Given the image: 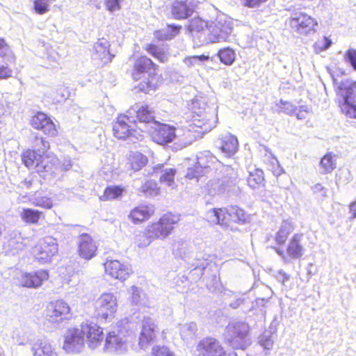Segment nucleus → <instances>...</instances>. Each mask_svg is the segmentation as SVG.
I'll list each match as a JSON object with an SVG mask.
<instances>
[{
	"mask_svg": "<svg viewBox=\"0 0 356 356\" xmlns=\"http://www.w3.org/2000/svg\"><path fill=\"white\" fill-rule=\"evenodd\" d=\"M356 83L351 80L342 81L338 88L339 89L343 102L341 106V111L349 118H356V97L354 89Z\"/></svg>",
	"mask_w": 356,
	"mask_h": 356,
	"instance_id": "nucleus-10",
	"label": "nucleus"
},
{
	"mask_svg": "<svg viewBox=\"0 0 356 356\" xmlns=\"http://www.w3.org/2000/svg\"><path fill=\"white\" fill-rule=\"evenodd\" d=\"M58 252L57 241L52 236H46L34 248L35 258L42 264L49 262Z\"/></svg>",
	"mask_w": 356,
	"mask_h": 356,
	"instance_id": "nucleus-15",
	"label": "nucleus"
},
{
	"mask_svg": "<svg viewBox=\"0 0 356 356\" xmlns=\"http://www.w3.org/2000/svg\"><path fill=\"white\" fill-rule=\"evenodd\" d=\"M106 273L115 279L125 280L132 272L129 265L122 264L118 260H109L104 264Z\"/></svg>",
	"mask_w": 356,
	"mask_h": 356,
	"instance_id": "nucleus-24",
	"label": "nucleus"
},
{
	"mask_svg": "<svg viewBox=\"0 0 356 356\" xmlns=\"http://www.w3.org/2000/svg\"><path fill=\"white\" fill-rule=\"evenodd\" d=\"M259 343L265 350L272 349L274 341L270 332H265L259 338Z\"/></svg>",
	"mask_w": 356,
	"mask_h": 356,
	"instance_id": "nucleus-50",
	"label": "nucleus"
},
{
	"mask_svg": "<svg viewBox=\"0 0 356 356\" xmlns=\"http://www.w3.org/2000/svg\"><path fill=\"white\" fill-rule=\"evenodd\" d=\"M218 56L222 63L230 65L235 60L236 54L232 49L227 47L219 50Z\"/></svg>",
	"mask_w": 356,
	"mask_h": 356,
	"instance_id": "nucleus-40",
	"label": "nucleus"
},
{
	"mask_svg": "<svg viewBox=\"0 0 356 356\" xmlns=\"http://www.w3.org/2000/svg\"><path fill=\"white\" fill-rule=\"evenodd\" d=\"M154 239V238H152L150 234L148 233L146 229V232H140L137 234L136 243L138 247L145 248L149 245Z\"/></svg>",
	"mask_w": 356,
	"mask_h": 356,
	"instance_id": "nucleus-51",
	"label": "nucleus"
},
{
	"mask_svg": "<svg viewBox=\"0 0 356 356\" xmlns=\"http://www.w3.org/2000/svg\"><path fill=\"white\" fill-rule=\"evenodd\" d=\"M70 312V308L68 304L62 300H58L49 305L46 316L49 321L58 323L67 319Z\"/></svg>",
	"mask_w": 356,
	"mask_h": 356,
	"instance_id": "nucleus-20",
	"label": "nucleus"
},
{
	"mask_svg": "<svg viewBox=\"0 0 356 356\" xmlns=\"http://www.w3.org/2000/svg\"><path fill=\"white\" fill-rule=\"evenodd\" d=\"M131 301L135 305H138L140 299V291L138 287L132 286L131 288Z\"/></svg>",
	"mask_w": 356,
	"mask_h": 356,
	"instance_id": "nucleus-60",
	"label": "nucleus"
},
{
	"mask_svg": "<svg viewBox=\"0 0 356 356\" xmlns=\"http://www.w3.org/2000/svg\"><path fill=\"white\" fill-rule=\"evenodd\" d=\"M291 29L300 35L315 32L318 26L316 19L303 12H293L289 22Z\"/></svg>",
	"mask_w": 356,
	"mask_h": 356,
	"instance_id": "nucleus-13",
	"label": "nucleus"
},
{
	"mask_svg": "<svg viewBox=\"0 0 356 356\" xmlns=\"http://www.w3.org/2000/svg\"><path fill=\"white\" fill-rule=\"evenodd\" d=\"M28 241V238H22L19 235L11 238L8 243L9 248L13 251V254H16L19 251L22 250L27 245Z\"/></svg>",
	"mask_w": 356,
	"mask_h": 356,
	"instance_id": "nucleus-38",
	"label": "nucleus"
},
{
	"mask_svg": "<svg viewBox=\"0 0 356 356\" xmlns=\"http://www.w3.org/2000/svg\"><path fill=\"white\" fill-rule=\"evenodd\" d=\"M152 170V173L155 175L160 174L159 180L161 183L165 184L168 186H173L176 174L175 168H166L164 164H158L154 166Z\"/></svg>",
	"mask_w": 356,
	"mask_h": 356,
	"instance_id": "nucleus-31",
	"label": "nucleus"
},
{
	"mask_svg": "<svg viewBox=\"0 0 356 356\" xmlns=\"http://www.w3.org/2000/svg\"><path fill=\"white\" fill-rule=\"evenodd\" d=\"M264 181V172L260 169H256L254 172H250L248 178V185L252 188H257Z\"/></svg>",
	"mask_w": 356,
	"mask_h": 356,
	"instance_id": "nucleus-41",
	"label": "nucleus"
},
{
	"mask_svg": "<svg viewBox=\"0 0 356 356\" xmlns=\"http://www.w3.org/2000/svg\"><path fill=\"white\" fill-rule=\"evenodd\" d=\"M97 247L88 234H81L78 238V252L81 257L90 260L95 256Z\"/></svg>",
	"mask_w": 356,
	"mask_h": 356,
	"instance_id": "nucleus-25",
	"label": "nucleus"
},
{
	"mask_svg": "<svg viewBox=\"0 0 356 356\" xmlns=\"http://www.w3.org/2000/svg\"><path fill=\"white\" fill-rule=\"evenodd\" d=\"M221 164L220 161L210 152L203 151L197 155V163L193 168H188L186 178L200 179L213 170H217Z\"/></svg>",
	"mask_w": 356,
	"mask_h": 356,
	"instance_id": "nucleus-8",
	"label": "nucleus"
},
{
	"mask_svg": "<svg viewBox=\"0 0 356 356\" xmlns=\"http://www.w3.org/2000/svg\"><path fill=\"white\" fill-rule=\"evenodd\" d=\"M221 180H225V187L226 188V191H229L231 187L234 186L236 183V179L235 177H224Z\"/></svg>",
	"mask_w": 356,
	"mask_h": 356,
	"instance_id": "nucleus-62",
	"label": "nucleus"
},
{
	"mask_svg": "<svg viewBox=\"0 0 356 356\" xmlns=\"http://www.w3.org/2000/svg\"><path fill=\"white\" fill-rule=\"evenodd\" d=\"M292 222L288 220H283L278 232L275 234V241L279 245H283L286 242L289 235L293 230Z\"/></svg>",
	"mask_w": 356,
	"mask_h": 356,
	"instance_id": "nucleus-33",
	"label": "nucleus"
},
{
	"mask_svg": "<svg viewBox=\"0 0 356 356\" xmlns=\"http://www.w3.org/2000/svg\"><path fill=\"white\" fill-rule=\"evenodd\" d=\"M189 28L199 45L229 40L233 27L230 21L218 19L206 22L197 17L191 20Z\"/></svg>",
	"mask_w": 356,
	"mask_h": 356,
	"instance_id": "nucleus-1",
	"label": "nucleus"
},
{
	"mask_svg": "<svg viewBox=\"0 0 356 356\" xmlns=\"http://www.w3.org/2000/svg\"><path fill=\"white\" fill-rule=\"evenodd\" d=\"M127 348V338L119 326L108 334L104 348L105 351L120 355L124 353Z\"/></svg>",
	"mask_w": 356,
	"mask_h": 356,
	"instance_id": "nucleus-17",
	"label": "nucleus"
},
{
	"mask_svg": "<svg viewBox=\"0 0 356 356\" xmlns=\"http://www.w3.org/2000/svg\"><path fill=\"white\" fill-rule=\"evenodd\" d=\"M225 182V180H210L207 184L209 193L212 195L225 193L226 191Z\"/></svg>",
	"mask_w": 356,
	"mask_h": 356,
	"instance_id": "nucleus-47",
	"label": "nucleus"
},
{
	"mask_svg": "<svg viewBox=\"0 0 356 356\" xmlns=\"http://www.w3.org/2000/svg\"><path fill=\"white\" fill-rule=\"evenodd\" d=\"M140 191L146 196L154 197L159 194V189L155 181L149 180L141 186Z\"/></svg>",
	"mask_w": 356,
	"mask_h": 356,
	"instance_id": "nucleus-44",
	"label": "nucleus"
},
{
	"mask_svg": "<svg viewBox=\"0 0 356 356\" xmlns=\"http://www.w3.org/2000/svg\"><path fill=\"white\" fill-rule=\"evenodd\" d=\"M109 47L110 44L105 38L99 39L94 44L95 58L99 59L104 65L110 63L115 56V55L111 54Z\"/></svg>",
	"mask_w": 356,
	"mask_h": 356,
	"instance_id": "nucleus-28",
	"label": "nucleus"
},
{
	"mask_svg": "<svg viewBox=\"0 0 356 356\" xmlns=\"http://www.w3.org/2000/svg\"><path fill=\"white\" fill-rule=\"evenodd\" d=\"M266 1H267V0H245L244 5L249 8H256Z\"/></svg>",
	"mask_w": 356,
	"mask_h": 356,
	"instance_id": "nucleus-61",
	"label": "nucleus"
},
{
	"mask_svg": "<svg viewBox=\"0 0 356 356\" xmlns=\"http://www.w3.org/2000/svg\"><path fill=\"white\" fill-rule=\"evenodd\" d=\"M31 124L34 129L41 130L50 136H54L57 134L56 125L53 121L42 112H38L32 117Z\"/></svg>",
	"mask_w": 356,
	"mask_h": 356,
	"instance_id": "nucleus-23",
	"label": "nucleus"
},
{
	"mask_svg": "<svg viewBox=\"0 0 356 356\" xmlns=\"http://www.w3.org/2000/svg\"><path fill=\"white\" fill-rule=\"evenodd\" d=\"M319 165L321 174L332 172L337 167L336 156L332 153L326 154L321 159Z\"/></svg>",
	"mask_w": 356,
	"mask_h": 356,
	"instance_id": "nucleus-34",
	"label": "nucleus"
},
{
	"mask_svg": "<svg viewBox=\"0 0 356 356\" xmlns=\"http://www.w3.org/2000/svg\"><path fill=\"white\" fill-rule=\"evenodd\" d=\"M197 330L196 323L191 322L183 325L180 328V334L183 339H189L192 338Z\"/></svg>",
	"mask_w": 356,
	"mask_h": 356,
	"instance_id": "nucleus-46",
	"label": "nucleus"
},
{
	"mask_svg": "<svg viewBox=\"0 0 356 356\" xmlns=\"http://www.w3.org/2000/svg\"><path fill=\"white\" fill-rule=\"evenodd\" d=\"M33 147L34 149L32 151H35L37 154H46L47 153V150L49 149V143L42 137L35 136V138L33 141Z\"/></svg>",
	"mask_w": 356,
	"mask_h": 356,
	"instance_id": "nucleus-49",
	"label": "nucleus"
},
{
	"mask_svg": "<svg viewBox=\"0 0 356 356\" xmlns=\"http://www.w3.org/2000/svg\"><path fill=\"white\" fill-rule=\"evenodd\" d=\"M277 107V111L278 113H284L289 115H292L298 111V107L292 103L280 99L276 103Z\"/></svg>",
	"mask_w": 356,
	"mask_h": 356,
	"instance_id": "nucleus-42",
	"label": "nucleus"
},
{
	"mask_svg": "<svg viewBox=\"0 0 356 356\" xmlns=\"http://www.w3.org/2000/svg\"><path fill=\"white\" fill-rule=\"evenodd\" d=\"M84 336L88 347L93 350L97 348L104 339L102 327L95 323H86L81 325V328L68 330L65 334L63 349L69 353H80L84 348Z\"/></svg>",
	"mask_w": 356,
	"mask_h": 356,
	"instance_id": "nucleus-2",
	"label": "nucleus"
},
{
	"mask_svg": "<svg viewBox=\"0 0 356 356\" xmlns=\"http://www.w3.org/2000/svg\"><path fill=\"white\" fill-rule=\"evenodd\" d=\"M202 356H222L226 353L221 343L214 338H206L198 344Z\"/></svg>",
	"mask_w": 356,
	"mask_h": 356,
	"instance_id": "nucleus-26",
	"label": "nucleus"
},
{
	"mask_svg": "<svg viewBox=\"0 0 356 356\" xmlns=\"http://www.w3.org/2000/svg\"><path fill=\"white\" fill-rule=\"evenodd\" d=\"M179 220V216L171 213H165L158 222L152 223L147 227V232L153 238L164 239L171 234L174 225Z\"/></svg>",
	"mask_w": 356,
	"mask_h": 356,
	"instance_id": "nucleus-11",
	"label": "nucleus"
},
{
	"mask_svg": "<svg viewBox=\"0 0 356 356\" xmlns=\"http://www.w3.org/2000/svg\"><path fill=\"white\" fill-rule=\"evenodd\" d=\"M120 0H104V4L106 8L111 12L115 11L120 8Z\"/></svg>",
	"mask_w": 356,
	"mask_h": 356,
	"instance_id": "nucleus-57",
	"label": "nucleus"
},
{
	"mask_svg": "<svg viewBox=\"0 0 356 356\" xmlns=\"http://www.w3.org/2000/svg\"><path fill=\"white\" fill-rule=\"evenodd\" d=\"M197 0H175L170 8L172 17L181 20L190 17L195 11Z\"/></svg>",
	"mask_w": 356,
	"mask_h": 356,
	"instance_id": "nucleus-19",
	"label": "nucleus"
},
{
	"mask_svg": "<svg viewBox=\"0 0 356 356\" xmlns=\"http://www.w3.org/2000/svg\"><path fill=\"white\" fill-rule=\"evenodd\" d=\"M216 146L227 157H231L235 154L238 147L237 138L230 134H226L216 142Z\"/></svg>",
	"mask_w": 356,
	"mask_h": 356,
	"instance_id": "nucleus-27",
	"label": "nucleus"
},
{
	"mask_svg": "<svg viewBox=\"0 0 356 356\" xmlns=\"http://www.w3.org/2000/svg\"><path fill=\"white\" fill-rule=\"evenodd\" d=\"M41 212L32 209H23L20 216L23 221L26 223H37L40 218Z\"/></svg>",
	"mask_w": 356,
	"mask_h": 356,
	"instance_id": "nucleus-39",
	"label": "nucleus"
},
{
	"mask_svg": "<svg viewBox=\"0 0 356 356\" xmlns=\"http://www.w3.org/2000/svg\"><path fill=\"white\" fill-rule=\"evenodd\" d=\"M132 76L135 81L142 79L135 88L145 93L154 91L160 81V76L156 73V65L147 56H141L135 61Z\"/></svg>",
	"mask_w": 356,
	"mask_h": 356,
	"instance_id": "nucleus-4",
	"label": "nucleus"
},
{
	"mask_svg": "<svg viewBox=\"0 0 356 356\" xmlns=\"http://www.w3.org/2000/svg\"><path fill=\"white\" fill-rule=\"evenodd\" d=\"M344 58L346 61L350 63L353 68L356 70V50L348 49L345 54Z\"/></svg>",
	"mask_w": 356,
	"mask_h": 356,
	"instance_id": "nucleus-54",
	"label": "nucleus"
},
{
	"mask_svg": "<svg viewBox=\"0 0 356 356\" xmlns=\"http://www.w3.org/2000/svg\"><path fill=\"white\" fill-rule=\"evenodd\" d=\"M192 249L193 247L191 243L186 240L179 239L173 244L175 254L193 267L191 273H197L198 276H202L208 263L206 259L200 258L197 256L191 263L189 260L192 257L191 255L192 254Z\"/></svg>",
	"mask_w": 356,
	"mask_h": 356,
	"instance_id": "nucleus-9",
	"label": "nucleus"
},
{
	"mask_svg": "<svg viewBox=\"0 0 356 356\" xmlns=\"http://www.w3.org/2000/svg\"><path fill=\"white\" fill-rule=\"evenodd\" d=\"M127 113L135 117L136 120L142 124V132H147V129L149 128L155 120L154 111L147 105H138L136 104L134 107L129 109Z\"/></svg>",
	"mask_w": 356,
	"mask_h": 356,
	"instance_id": "nucleus-18",
	"label": "nucleus"
},
{
	"mask_svg": "<svg viewBox=\"0 0 356 356\" xmlns=\"http://www.w3.org/2000/svg\"><path fill=\"white\" fill-rule=\"evenodd\" d=\"M181 28V26L179 25H168L166 29H164L160 31V37L162 40H170L179 33Z\"/></svg>",
	"mask_w": 356,
	"mask_h": 356,
	"instance_id": "nucleus-45",
	"label": "nucleus"
},
{
	"mask_svg": "<svg viewBox=\"0 0 356 356\" xmlns=\"http://www.w3.org/2000/svg\"><path fill=\"white\" fill-rule=\"evenodd\" d=\"M156 328L157 325L152 318L149 316L143 318L138 343L142 349L147 348L154 341Z\"/></svg>",
	"mask_w": 356,
	"mask_h": 356,
	"instance_id": "nucleus-22",
	"label": "nucleus"
},
{
	"mask_svg": "<svg viewBox=\"0 0 356 356\" xmlns=\"http://www.w3.org/2000/svg\"><path fill=\"white\" fill-rule=\"evenodd\" d=\"M129 161L131 168L137 172L146 165L147 158L141 153L135 152L130 156Z\"/></svg>",
	"mask_w": 356,
	"mask_h": 356,
	"instance_id": "nucleus-37",
	"label": "nucleus"
},
{
	"mask_svg": "<svg viewBox=\"0 0 356 356\" xmlns=\"http://www.w3.org/2000/svg\"><path fill=\"white\" fill-rule=\"evenodd\" d=\"M244 298H238L234 301L229 303V307L232 309H237L244 302Z\"/></svg>",
	"mask_w": 356,
	"mask_h": 356,
	"instance_id": "nucleus-63",
	"label": "nucleus"
},
{
	"mask_svg": "<svg viewBox=\"0 0 356 356\" xmlns=\"http://www.w3.org/2000/svg\"><path fill=\"white\" fill-rule=\"evenodd\" d=\"M31 203L36 206L44 209L51 208L52 200L47 197L42 191H37L30 197Z\"/></svg>",
	"mask_w": 356,
	"mask_h": 356,
	"instance_id": "nucleus-35",
	"label": "nucleus"
},
{
	"mask_svg": "<svg viewBox=\"0 0 356 356\" xmlns=\"http://www.w3.org/2000/svg\"><path fill=\"white\" fill-rule=\"evenodd\" d=\"M302 235L295 234L289 241L286 248V254L289 258L298 259L303 255V246L301 244Z\"/></svg>",
	"mask_w": 356,
	"mask_h": 356,
	"instance_id": "nucleus-30",
	"label": "nucleus"
},
{
	"mask_svg": "<svg viewBox=\"0 0 356 356\" xmlns=\"http://www.w3.org/2000/svg\"><path fill=\"white\" fill-rule=\"evenodd\" d=\"M225 341L233 349H247L252 343L249 324L243 321L229 323L225 331Z\"/></svg>",
	"mask_w": 356,
	"mask_h": 356,
	"instance_id": "nucleus-5",
	"label": "nucleus"
},
{
	"mask_svg": "<svg viewBox=\"0 0 356 356\" xmlns=\"http://www.w3.org/2000/svg\"><path fill=\"white\" fill-rule=\"evenodd\" d=\"M192 117V124L201 129V131L208 132L216 127L218 122L216 109L207 106L198 111H195Z\"/></svg>",
	"mask_w": 356,
	"mask_h": 356,
	"instance_id": "nucleus-14",
	"label": "nucleus"
},
{
	"mask_svg": "<svg viewBox=\"0 0 356 356\" xmlns=\"http://www.w3.org/2000/svg\"><path fill=\"white\" fill-rule=\"evenodd\" d=\"M10 51L9 46L6 44L3 38H0V56L5 57L9 54Z\"/></svg>",
	"mask_w": 356,
	"mask_h": 356,
	"instance_id": "nucleus-59",
	"label": "nucleus"
},
{
	"mask_svg": "<svg viewBox=\"0 0 356 356\" xmlns=\"http://www.w3.org/2000/svg\"><path fill=\"white\" fill-rule=\"evenodd\" d=\"M56 0H34L33 8L38 15H43L49 10V4Z\"/></svg>",
	"mask_w": 356,
	"mask_h": 356,
	"instance_id": "nucleus-48",
	"label": "nucleus"
},
{
	"mask_svg": "<svg viewBox=\"0 0 356 356\" xmlns=\"http://www.w3.org/2000/svg\"><path fill=\"white\" fill-rule=\"evenodd\" d=\"M154 212L153 205H140L132 209L128 217L134 224H138L148 219Z\"/></svg>",
	"mask_w": 356,
	"mask_h": 356,
	"instance_id": "nucleus-29",
	"label": "nucleus"
},
{
	"mask_svg": "<svg viewBox=\"0 0 356 356\" xmlns=\"http://www.w3.org/2000/svg\"><path fill=\"white\" fill-rule=\"evenodd\" d=\"M57 167V177H58L61 172L67 171L71 169L72 167V161L70 158H64L61 164L58 162Z\"/></svg>",
	"mask_w": 356,
	"mask_h": 356,
	"instance_id": "nucleus-55",
	"label": "nucleus"
},
{
	"mask_svg": "<svg viewBox=\"0 0 356 356\" xmlns=\"http://www.w3.org/2000/svg\"><path fill=\"white\" fill-rule=\"evenodd\" d=\"M152 356H175L170 349L165 346H156L152 348Z\"/></svg>",
	"mask_w": 356,
	"mask_h": 356,
	"instance_id": "nucleus-53",
	"label": "nucleus"
},
{
	"mask_svg": "<svg viewBox=\"0 0 356 356\" xmlns=\"http://www.w3.org/2000/svg\"><path fill=\"white\" fill-rule=\"evenodd\" d=\"M31 349L34 356H58L54 349L46 340H38Z\"/></svg>",
	"mask_w": 356,
	"mask_h": 356,
	"instance_id": "nucleus-32",
	"label": "nucleus"
},
{
	"mask_svg": "<svg viewBox=\"0 0 356 356\" xmlns=\"http://www.w3.org/2000/svg\"><path fill=\"white\" fill-rule=\"evenodd\" d=\"M136 123L135 117L129 113L120 115L113 127L115 136L119 139H128L134 143L142 140V128H139V130L134 129Z\"/></svg>",
	"mask_w": 356,
	"mask_h": 356,
	"instance_id": "nucleus-7",
	"label": "nucleus"
},
{
	"mask_svg": "<svg viewBox=\"0 0 356 356\" xmlns=\"http://www.w3.org/2000/svg\"><path fill=\"white\" fill-rule=\"evenodd\" d=\"M206 218L211 223L227 227L229 220L241 225L245 224L249 216L238 207L230 206L227 208L213 209L208 211Z\"/></svg>",
	"mask_w": 356,
	"mask_h": 356,
	"instance_id": "nucleus-6",
	"label": "nucleus"
},
{
	"mask_svg": "<svg viewBox=\"0 0 356 356\" xmlns=\"http://www.w3.org/2000/svg\"><path fill=\"white\" fill-rule=\"evenodd\" d=\"M118 308L117 298L111 293H103L95 302L96 317L102 321L111 319Z\"/></svg>",
	"mask_w": 356,
	"mask_h": 356,
	"instance_id": "nucleus-12",
	"label": "nucleus"
},
{
	"mask_svg": "<svg viewBox=\"0 0 356 356\" xmlns=\"http://www.w3.org/2000/svg\"><path fill=\"white\" fill-rule=\"evenodd\" d=\"M49 278L46 270L40 269L30 273H24L18 278L19 284L22 287L38 288Z\"/></svg>",
	"mask_w": 356,
	"mask_h": 356,
	"instance_id": "nucleus-21",
	"label": "nucleus"
},
{
	"mask_svg": "<svg viewBox=\"0 0 356 356\" xmlns=\"http://www.w3.org/2000/svg\"><path fill=\"white\" fill-rule=\"evenodd\" d=\"M13 71L7 64L0 65V79H8L12 77Z\"/></svg>",
	"mask_w": 356,
	"mask_h": 356,
	"instance_id": "nucleus-56",
	"label": "nucleus"
},
{
	"mask_svg": "<svg viewBox=\"0 0 356 356\" xmlns=\"http://www.w3.org/2000/svg\"><path fill=\"white\" fill-rule=\"evenodd\" d=\"M147 133L153 141L160 145L171 143L176 137L174 127L160 123L159 121L153 122L152 125L147 129Z\"/></svg>",
	"mask_w": 356,
	"mask_h": 356,
	"instance_id": "nucleus-16",
	"label": "nucleus"
},
{
	"mask_svg": "<svg viewBox=\"0 0 356 356\" xmlns=\"http://www.w3.org/2000/svg\"><path fill=\"white\" fill-rule=\"evenodd\" d=\"M209 60V56L205 55L193 56L186 58L184 60V63L188 67H194L196 65H200V63Z\"/></svg>",
	"mask_w": 356,
	"mask_h": 356,
	"instance_id": "nucleus-52",
	"label": "nucleus"
},
{
	"mask_svg": "<svg viewBox=\"0 0 356 356\" xmlns=\"http://www.w3.org/2000/svg\"><path fill=\"white\" fill-rule=\"evenodd\" d=\"M23 163L29 169H35L40 177L51 180L57 177L58 159L52 154H41L28 149L22 155Z\"/></svg>",
	"mask_w": 356,
	"mask_h": 356,
	"instance_id": "nucleus-3",
	"label": "nucleus"
},
{
	"mask_svg": "<svg viewBox=\"0 0 356 356\" xmlns=\"http://www.w3.org/2000/svg\"><path fill=\"white\" fill-rule=\"evenodd\" d=\"M146 49L149 54L156 58L161 63L167 61L168 54L163 48L155 44H149Z\"/></svg>",
	"mask_w": 356,
	"mask_h": 356,
	"instance_id": "nucleus-43",
	"label": "nucleus"
},
{
	"mask_svg": "<svg viewBox=\"0 0 356 356\" xmlns=\"http://www.w3.org/2000/svg\"><path fill=\"white\" fill-rule=\"evenodd\" d=\"M290 275L284 272L283 270H280L276 275L277 280L281 282L283 286H286V283L290 280Z\"/></svg>",
	"mask_w": 356,
	"mask_h": 356,
	"instance_id": "nucleus-58",
	"label": "nucleus"
},
{
	"mask_svg": "<svg viewBox=\"0 0 356 356\" xmlns=\"http://www.w3.org/2000/svg\"><path fill=\"white\" fill-rule=\"evenodd\" d=\"M275 251L282 258L283 261L285 263L289 262V257L285 254L283 250L280 248H276Z\"/></svg>",
	"mask_w": 356,
	"mask_h": 356,
	"instance_id": "nucleus-64",
	"label": "nucleus"
},
{
	"mask_svg": "<svg viewBox=\"0 0 356 356\" xmlns=\"http://www.w3.org/2000/svg\"><path fill=\"white\" fill-rule=\"evenodd\" d=\"M124 191V188L121 186H107L104 195L100 197V200L103 201L112 200L120 197Z\"/></svg>",
	"mask_w": 356,
	"mask_h": 356,
	"instance_id": "nucleus-36",
	"label": "nucleus"
}]
</instances>
